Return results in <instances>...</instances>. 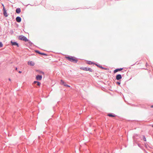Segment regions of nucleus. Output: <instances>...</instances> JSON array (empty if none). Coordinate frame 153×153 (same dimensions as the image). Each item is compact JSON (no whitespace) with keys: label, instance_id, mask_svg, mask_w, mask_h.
Instances as JSON below:
<instances>
[{"label":"nucleus","instance_id":"f257e3e1","mask_svg":"<svg viewBox=\"0 0 153 153\" xmlns=\"http://www.w3.org/2000/svg\"><path fill=\"white\" fill-rule=\"evenodd\" d=\"M65 58L70 62L73 63H76L78 62L77 58L75 57L71 56H66Z\"/></svg>","mask_w":153,"mask_h":153},{"label":"nucleus","instance_id":"f03ea898","mask_svg":"<svg viewBox=\"0 0 153 153\" xmlns=\"http://www.w3.org/2000/svg\"><path fill=\"white\" fill-rule=\"evenodd\" d=\"M18 39L19 40L21 41H23L25 42H27V41H28V39L25 36L21 35H20L18 37Z\"/></svg>","mask_w":153,"mask_h":153},{"label":"nucleus","instance_id":"7ed1b4c3","mask_svg":"<svg viewBox=\"0 0 153 153\" xmlns=\"http://www.w3.org/2000/svg\"><path fill=\"white\" fill-rule=\"evenodd\" d=\"M80 69L83 71H89L90 72H94V70L90 68L87 67H81L80 68Z\"/></svg>","mask_w":153,"mask_h":153},{"label":"nucleus","instance_id":"20e7f679","mask_svg":"<svg viewBox=\"0 0 153 153\" xmlns=\"http://www.w3.org/2000/svg\"><path fill=\"white\" fill-rule=\"evenodd\" d=\"M61 84V85H64V86L67 87H70V86L69 85L67 84L65 82L62 80L61 79L60 80Z\"/></svg>","mask_w":153,"mask_h":153},{"label":"nucleus","instance_id":"39448f33","mask_svg":"<svg viewBox=\"0 0 153 153\" xmlns=\"http://www.w3.org/2000/svg\"><path fill=\"white\" fill-rule=\"evenodd\" d=\"M10 43L12 46H16L18 47H19V44L16 42H13L12 40L10 41Z\"/></svg>","mask_w":153,"mask_h":153},{"label":"nucleus","instance_id":"423d86ee","mask_svg":"<svg viewBox=\"0 0 153 153\" xmlns=\"http://www.w3.org/2000/svg\"><path fill=\"white\" fill-rule=\"evenodd\" d=\"M42 78V76L41 75H38L36 76V79L37 80H41Z\"/></svg>","mask_w":153,"mask_h":153},{"label":"nucleus","instance_id":"0eeeda50","mask_svg":"<svg viewBox=\"0 0 153 153\" xmlns=\"http://www.w3.org/2000/svg\"><path fill=\"white\" fill-rule=\"evenodd\" d=\"M116 78L117 80H120L122 78V76L121 74H118L116 76Z\"/></svg>","mask_w":153,"mask_h":153},{"label":"nucleus","instance_id":"6e6552de","mask_svg":"<svg viewBox=\"0 0 153 153\" xmlns=\"http://www.w3.org/2000/svg\"><path fill=\"white\" fill-rule=\"evenodd\" d=\"M3 15L5 17H7L8 16V15L7 14V10L5 9V8H4V10H3Z\"/></svg>","mask_w":153,"mask_h":153},{"label":"nucleus","instance_id":"1a4fd4ad","mask_svg":"<svg viewBox=\"0 0 153 153\" xmlns=\"http://www.w3.org/2000/svg\"><path fill=\"white\" fill-rule=\"evenodd\" d=\"M123 69V68H117L114 71V73H115L118 71H121Z\"/></svg>","mask_w":153,"mask_h":153},{"label":"nucleus","instance_id":"9d476101","mask_svg":"<svg viewBox=\"0 0 153 153\" xmlns=\"http://www.w3.org/2000/svg\"><path fill=\"white\" fill-rule=\"evenodd\" d=\"M16 21L18 22H20L21 21V18L20 16H17L16 18Z\"/></svg>","mask_w":153,"mask_h":153},{"label":"nucleus","instance_id":"9b49d317","mask_svg":"<svg viewBox=\"0 0 153 153\" xmlns=\"http://www.w3.org/2000/svg\"><path fill=\"white\" fill-rule=\"evenodd\" d=\"M27 42H28V43H27L26 44L27 45H28L29 44L30 46H32L33 45V43L29 39H28V41H27Z\"/></svg>","mask_w":153,"mask_h":153},{"label":"nucleus","instance_id":"f8f14e48","mask_svg":"<svg viewBox=\"0 0 153 153\" xmlns=\"http://www.w3.org/2000/svg\"><path fill=\"white\" fill-rule=\"evenodd\" d=\"M107 115L109 117H114L116 116V115L112 113H109V114H108Z\"/></svg>","mask_w":153,"mask_h":153},{"label":"nucleus","instance_id":"ddd939ff","mask_svg":"<svg viewBox=\"0 0 153 153\" xmlns=\"http://www.w3.org/2000/svg\"><path fill=\"white\" fill-rule=\"evenodd\" d=\"M28 64L31 66H33L35 65V63L32 61H28Z\"/></svg>","mask_w":153,"mask_h":153},{"label":"nucleus","instance_id":"4468645a","mask_svg":"<svg viewBox=\"0 0 153 153\" xmlns=\"http://www.w3.org/2000/svg\"><path fill=\"white\" fill-rule=\"evenodd\" d=\"M21 12V10L20 8H18L16 9V13L18 14H19Z\"/></svg>","mask_w":153,"mask_h":153},{"label":"nucleus","instance_id":"2eb2a0df","mask_svg":"<svg viewBox=\"0 0 153 153\" xmlns=\"http://www.w3.org/2000/svg\"><path fill=\"white\" fill-rule=\"evenodd\" d=\"M87 64L90 65L92 64L94 65L95 63L94 62H91L90 61H88L87 62Z\"/></svg>","mask_w":153,"mask_h":153},{"label":"nucleus","instance_id":"dca6fc26","mask_svg":"<svg viewBox=\"0 0 153 153\" xmlns=\"http://www.w3.org/2000/svg\"><path fill=\"white\" fill-rule=\"evenodd\" d=\"M36 71L39 72L40 74H42L43 75L45 74L44 72L43 71H41L40 70H37Z\"/></svg>","mask_w":153,"mask_h":153},{"label":"nucleus","instance_id":"f3484780","mask_svg":"<svg viewBox=\"0 0 153 153\" xmlns=\"http://www.w3.org/2000/svg\"><path fill=\"white\" fill-rule=\"evenodd\" d=\"M95 65L97 66L98 67L100 68V67H101V65H100V64H98L97 63H95V64H94Z\"/></svg>","mask_w":153,"mask_h":153},{"label":"nucleus","instance_id":"a211bd4d","mask_svg":"<svg viewBox=\"0 0 153 153\" xmlns=\"http://www.w3.org/2000/svg\"><path fill=\"white\" fill-rule=\"evenodd\" d=\"M143 140L144 141H146V138L145 137L144 135H143Z\"/></svg>","mask_w":153,"mask_h":153},{"label":"nucleus","instance_id":"6ab92c4d","mask_svg":"<svg viewBox=\"0 0 153 153\" xmlns=\"http://www.w3.org/2000/svg\"><path fill=\"white\" fill-rule=\"evenodd\" d=\"M35 52L36 53H37L39 54H41V52H40L38 50H35Z\"/></svg>","mask_w":153,"mask_h":153},{"label":"nucleus","instance_id":"aec40b11","mask_svg":"<svg viewBox=\"0 0 153 153\" xmlns=\"http://www.w3.org/2000/svg\"><path fill=\"white\" fill-rule=\"evenodd\" d=\"M41 84V82H39L38 81V82L36 83V85L38 86H40Z\"/></svg>","mask_w":153,"mask_h":153},{"label":"nucleus","instance_id":"412c9836","mask_svg":"<svg viewBox=\"0 0 153 153\" xmlns=\"http://www.w3.org/2000/svg\"><path fill=\"white\" fill-rule=\"evenodd\" d=\"M3 46V44L2 42H0V48H2Z\"/></svg>","mask_w":153,"mask_h":153},{"label":"nucleus","instance_id":"4be33fe9","mask_svg":"<svg viewBox=\"0 0 153 153\" xmlns=\"http://www.w3.org/2000/svg\"><path fill=\"white\" fill-rule=\"evenodd\" d=\"M116 84L119 85H120V81H119V82H116Z\"/></svg>","mask_w":153,"mask_h":153},{"label":"nucleus","instance_id":"5701e85b","mask_svg":"<svg viewBox=\"0 0 153 153\" xmlns=\"http://www.w3.org/2000/svg\"><path fill=\"white\" fill-rule=\"evenodd\" d=\"M41 55H43L44 56H47V54L44 53H41Z\"/></svg>","mask_w":153,"mask_h":153},{"label":"nucleus","instance_id":"b1692460","mask_svg":"<svg viewBox=\"0 0 153 153\" xmlns=\"http://www.w3.org/2000/svg\"><path fill=\"white\" fill-rule=\"evenodd\" d=\"M100 68H101V69H105V70H106V68H105L103 67L102 66L100 67Z\"/></svg>","mask_w":153,"mask_h":153},{"label":"nucleus","instance_id":"393cba45","mask_svg":"<svg viewBox=\"0 0 153 153\" xmlns=\"http://www.w3.org/2000/svg\"><path fill=\"white\" fill-rule=\"evenodd\" d=\"M137 145L140 148H142V146L140 144H139V143H138L137 144Z\"/></svg>","mask_w":153,"mask_h":153},{"label":"nucleus","instance_id":"a878e982","mask_svg":"<svg viewBox=\"0 0 153 153\" xmlns=\"http://www.w3.org/2000/svg\"><path fill=\"white\" fill-rule=\"evenodd\" d=\"M38 81H34V82H33V84H36L37 82Z\"/></svg>","mask_w":153,"mask_h":153},{"label":"nucleus","instance_id":"bb28decb","mask_svg":"<svg viewBox=\"0 0 153 153\" xmlns=\"http://www.w3.org/2000/svg\"><path fill=\"white\" fill-rule=\"evenodd\" d=\"M13 30H11L10 31V33H11V34H13Z\"/></svg>","mask_w":153,"mask_h":153},{"label":"nucleus","instance_id":"cd10ccee","mask_svg":"<svg viewBox=\"0 0 153 153\" xmlns=\"http://www.w3.org/2000/svg\"><path fill=\"white\" fill-rule=\"evenodd\" d=\"M2 6H3V10H4V8H5L4 5L3 4H1Z\"/></svg>","mask_w":153,"mask_h":153},{"label":"nucleus","instance_id":"c85d7f7f","mask_svg":"<svg viewBox=\"0 0 153 153\" xmlns=\"http://www.w3.org/2000/svg\"><path fill=\"white\" fill-rule=\"evenodd\" d=\"M22 73V71H19V74H21Z\"/></svg>","mask_w":153,"mask_h":153},{"label":"nucleus","instance_id":"c756f323","mask_svg":"<svg viewBox=\"0 0 153 153\" xmlns=\"http://www.w3.org/2000/svg\"><path fill=\"white\" fill-rule=\"evenodd\" d=\"M151 108H153V105H152L151 106Z\"/></svg>","mask_w":153,"mask_h":153},{"label":"nucleus","instance_id":"7c9ffc66","mask_svg":"<svg viewBox=\"0 0 153 153\" xmlns=\"http://www.w3.org/2000/svg\"><path fill=\"white\" fill-rule=\"evenodd\" d=\"M15 69L16 70H17V67H16L15 68Z\"/></svg>","mask_w":153,"mask_h":153},{"label":"nucleus","instance_id":"2f4dec72","mask_svg":"<svg viewBox=\"0 0 153 153\" xmlns=\"http://www.w3.org/2000/svg\"><path fill=\"white\" fill-rule=\"evenodd\" d=\"M8 80L10 81H11V79L10 78H9Z\"/></svg>","mask_w":153,"mask_h":153},{"label":"nucleus","instance_id":"473e14b6","mask_svg":"<svg viewBox=\"0 0 153 153\" xmlns=\"http://www.w3.org/2000/svg\"><path fill=\"white\" fill-rule=\"evenodd\" d=\"M135 64H136V63H135V64H133V65H131V66H132V65H135Z\"/></svg>","mask_w":153,"mask_h":153},{"label":"nucleus","instance_id":"72a5a7b5","mask_svg":"<svg viewBox=\"0 0 153 153\" xmlns=\"http://www.w3.org/2000/svg\"><path fill=\"white\" fill-rule=\"evenodd\" d=\"M152 127L153 128V124L152 125Z\"/></svg>","mask_w":153,"mask_h":153}]
</instances>
